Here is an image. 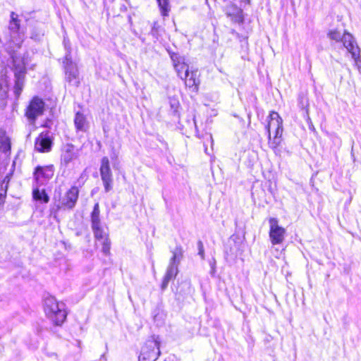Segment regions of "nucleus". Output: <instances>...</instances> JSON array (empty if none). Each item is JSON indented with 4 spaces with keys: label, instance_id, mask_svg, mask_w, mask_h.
Wrapping results in <instances>:
<instances>
[{
    "label": "nucleus",
    "instance_id": "f257e3e1",
    "mask_svg": "<svg viewBox=\"0 0 361 361\" xmlns=\"http://www.w3.org/2000/svg\"><path fill=\"white\" fill-rule=\"evenodd\" d=\"M90 217L91 227L94 236L97 241L101 243L102 245V252L103 254L109 255L110 254L111 242L108 233L102 226L99 203H96L94 205Z\"/></svg>",
    "mask_w": 361,
    "mask_h": 361
},
{
    "label": "nucleus",
    "instance_id": "f03ea898",
    "mask_svg": "<svg viewBox=\"0 0 361 361\" xmlns=\"http://www.w3.org/2000/svg\"><path fill=\"white\" fill-rule=\"evenodd\" d=\"M79 190L77 187H71L63 196H61V189H56L53 197L54 205L50 209L51 214L54 216L60 209H72L75 206L78 199Z\"/></svg>",
    "mask_w": 361,
    "mask_h": 361
},
{
    "label": "nucleus",
    "instance_id": "7ed1b4c3",
    "mask_svg": "<svg viewBox=\"0 0 361 361\" xmlns=\"http://www.w3.org/2000/svg\"><path fill=\"white\" fill-rule=\"evenodd\" d=\"M328 36L331 39L336 42H342L343 46L350 53L355 63L357 64L360 61V51L351 34L347 32L341 33L337 30H333L328 33Z\"/></svg>",
    "mask_w": 361,
    "mask_h": 361
},
{
    "label": "nucleus",
    "instance_id": "20e7f679",
    "mask_svg": "<svg viewBox=\"0 0 361 361\" xmlns=\"http://www.w3.org/2000/svg\"><path fill=\"white\" fill-rule=\"evenodd\" d=\"M44 312L56 325H61L66 318L64 304H59L55 298L49 296L44 300Z\"/></svg>",
    "mask_w": 361,
    "mask_h": 361
},
{
    "label": "nucleus",
    "instance_id": "39448f33",
    "mask_svg": "<svg viewBox=\"0 0 361 361\" xmlns=\"http://www.w3.org/2000/svg\"><path fill=\"white\" fill-rule=\"evenodd\" d=\"M159 347V336H152L142 346L138 361H156L161 354Z\"/></svg>",
    "mask_w": 361,
    "mask_h": 361
},
{
    "label": "nucleus",
    "instance_id": "423d86ee",
    "mask_svg": "<svg viewBox=\"0 0 361 361\" xmlns=\"http://www.w3.org/2000/svg\"><path fill=\"white\" fill-rule=\"evenodd\" d=\"M64 69H65V80L66 87L67 88H76L78 87L80 83L79 73L75 63L71 60L70 51L68 50V53L65 56L63 61Z\"/></svg>",
    "mask_w": 361,
    "mask_h": 361
},
{
    "label": "nucleus",
    "instance_id": "0eeeda50",
    "mask_svg": "<svg viewBox=\"0 0 361 361\" xmlns=\"http://www.w3.org/2000/svg\"><path fill=\"white\" fill-rule=\"evenodd\" d=\"M269 235L271 244L274 245L281 244L285 239L286 229L279 225V220L274 217L269 218Z\"/></svg>",
    "mask_w": 361,
    "mask_h": 361
},
{
    "label": "nucleus",
    "instance_id": "6e6552de",
    "mask_svg": "<svg viewBox=\"0 0 361 361\" xmlns=\"http://www.w3.org/2000/svg\"><path fill=\"white\" fill-rule=\"evenodd\" d=\"M101 178L106 192H109L113 188V174L110 168L108 157H104L101 160L99 169Z\"/></svg>",
    "mask_w": 361,
    "mask_h": 361
},
{
    "label": "nucleus",
    "instance_id": "1a4fd4ad",
    "mask_svg": "<svg viewBox=\"0 0 361 361\" xmlns=\"http://www.w3.org/2000/svg\"><path fill=\"white\" fill-rule=\"evenodd\" d=\"M44 109V102L37 97H33L30 101L25 111V116L27 119L33 123L36 118L41 116Z\"/></svg>",
    "mask_w": 361,
    "mask_h": 361
},
{
    "label": "nucleus",
    "instance_id": "9d476101",
    "mask_svg": "<svg viewBox=\"0 0 361 361\" xmlns=\"http://www.w3.org/2000/svg\"><path fill=\"white\" fill-rule=\"evenodd\" d=\"M78 152L72 144L66 145L61 151V166L64 169L69 168L71 164L78 159Z\"/></svg>",
    "mask_w": 361,
    "mask_h": 361
},
{
    "label": "nucleus",
    "instance_id": "9b49d317",
    "mask_svg": "<svg viewBox=\"0 0 361 361\" xmlns=\"http://www.w3.org/2000/svg\"><path fill=\"white\" fill-rule=\"evenodd\" d=\"M54 173V167L53 165L38 166L35 168L33 176L37 185H43L53 177Z\"/></svg>",
    "mask_w": 361,
    "mask_h": 361
},
{
    "label": "nucleus",
    "instance_id": "f8f14e48",
    "mask_svg": "<svg viewBox=\"0 0 361 361\" xmlns=\"http://www.w3.org/2000/svg\"><path fill=\"white\" fill-rule=\"evenodd\" d=\"M169 54L178 76L180 79H183V75L187 76L189 71V66L186 63L185 57L174 52Z\"/></svg>",
    "mask_w": 361,
    "mask_h": 361
},
{
    "label": "nucleus",
    "instance_id": "ddd939ff",
    "mask_svg": "<svg viewBox=\"0 0 361 361\" xmlns=\"http://www.w3.org/2000/svg\"><path fill=\"white\" fill-rule=\"evenodd\" d=\"M269 121L267 129L270 137L271 130H274V133L282 135L283 133V120L277 112L271 111L269 116Z\"/></svg>",
    "mask_w": 361,
    "mask_h": 361
},
{
    "label": "nucleus",
    "instance_id": "4468645a",
    "mask_svg": "<svg viewBox=\"0 0 361 361\" xmlns=\"http://www.w3.org/2000/svg\"><path fill=\"white\" fill-rule=\"evenodd\" d=\"M52 141L48 133H41L35 140V148L39 152H47L51 149Z\"/></svg>",
    "mask_w": 361,
    "mask_h": 361
},
{
    "label": "nucleus",
    "instance_id": "2eb2a0df",
    "mask_svg": "<svg viewBox=\"0 0 361 361\" xmlns=\"http://www.w3.org/2000/svg\"><path fill=\"white\" fill-rule=\"evenodd\" d=\"M178 265H179V264L169 262V264L168 266L166 272L165 274V276L164 277V279H163V281H162V283L161 286V288L162 290H165L167 288L169 281L171 279H174L176 276V275L178 274Z\"/></svg>",
    "mask_w": 361,
    "mask_h": 361
},
{
    "label": "nucleus",
    "instance_id": "dca6fc26",
    "mask_svg": "<svg viewBox=\"0 0 361 361\" xmlns=\"http://www.w3.org/2000/svg\"><path fill=\"white\" fill-rule=\"evenodd\" d=\"M226 14L231 18V20L236 23H241L243 20V11L234 4L229 5L226 8Z\"/></svg>",
    "mask_w": 361,
    "mask_h": 361
},
{
    "label": "nucleus",
    "instance_id": "f3484780",
    "mask_svg": "<svg viewBox=\"0 0 361 361\" xmlns=\"http://www.w3.org/2000/svg\"><path fill=\"white\" fill-rule=\"evenodd\" d=\"M197 70H192L188 71V75H183V80L185 81V86L188 88L197 89L200 84V80L197 76Z\"/></svg>",
    "mask_w": 361,
    "mask_h": 361
},
{
    "label": "nucleus",
    "instance_id": "a211bd4d",
    "mask_svg": "<svg viewBox=\"0 0 361 361\" xmlns=\"http://www.w3.org/2000/svg\"><path fill=\"white\" fill-rule=\"evenodd\" d=\"M25 74V68L23 66H16L15 78H16V90H22L23 88L24 78Z\"/></svg>",
    "mask_w": 361,
    "mask_h": 361
},
{
    "label": "nucleus",
    "instance_id": "6ab92c4d",
    "mask_svg": "<svg viewBox=\"0 0 361 361\" xmlns=\"http://www.w3.org/2000/svg\"><path fill=\"white\" fill-rule=\"evenodd\" d=\"M298 105L302 109V116L307 122L311 123V119L308 112L309 102L306 94H302L300 95L298 99Z\"/></svg>",
    "mask_w": 361,
    "mask_h": 361
},
{
    "label": "nucleus",
    "instance_id": "aec40b11",
    "mask_svg": "<svg viewBox=\"0 0 361 361\" xmlns=\"http://www.w3.org/2000/svg\"><path fill=\"white\" fill-rule=\"evenodd\" d=\"M74 123L78 130L85 132L88 127L85 116L80 112H77L75 114Z\"/></svg>",
    "mask_w": 361,
    "mask_h": 361
},
{
    "label": "nucleus",
    "instance_id": "412c9836",
    "mask_svg": "<svg viewBox=\"0 0 361 361\" xmlns=\"http://www.w3.org/2000/svg\"><path fill=\"white\" fill-rule=\"evenodd\" d=\"M33 199L36 201H40L43 203H48L49 197L44 190H40L39 188H35L32 191Z\"/></svg>",
    "mask_w": 361,
    "mask_h": 361
},
{
    "label": "nucleus",
    "instance_id": "4be33fe9",
    "mask_svg": "<svg viewBox=\"0 0 361 361\" xmlns=\"http://www.w3.org/2000/svg\"><path fill=\"white\" fill-rule=\"evenodd\" d=\"M171 252L173 255L170 259V262L180 264L183 255V250L182 246L180 245H176V247L171 250Z\"/></svg>",
    "mask_w": 361,
    "mask_h": 361
},
{
    "label": "nucleus",
    "instance_id": "5701e85b",
    "mask_svg": "<svg viewBox=\"0 0 361 361\" xmlns=\"http://www.w3.org/2000/svg\"><path fill=\"white\" fill-rule=\"evenodd\" d=\"M11 149L10 139L5 134L0 138V150L4 153L9 152Z\"/></svg>",
    "mask_w": 361,
    "mask_h": 361
},
{
    "label": "nucleus",
    "instance_id": "b1692460",
    "mask_svg": "<svg viewBox=\"0 0 361 361\" xmlns=\"http://www.w3.org/2000/svg\"><path fill=\"white\" fill-rule=\"evenodd\" d=\"M281 135H277L276 133H274V137L273 139H271V136L269 137V146L273 148V149H276L278 147V146L280 145L281 143Z\"/></svg>",
    "mask_w": 361,
    "mask_h": 361
},
{
    "label": "nucleus",
    "instance_id": "393cba45",
    "mask_svg": "<svg viewBox=\"0 0 361 361\" xmlns=\"http://www.w3.org/2000/svg\"><path fill=\"white\" fill-rule=\"evenodd\" d=\"M159 6L164 16H166L169 11V2L168 0H157Z\"/></svg>",
    "mask_w": 361,
    "mask_h": 361
},
{
    "label": "nucleus",
    "instance_id": "a878e982",
    "mask_svg": "<svg viewBox=\"0 0 361 361\" xmlns=\"http://www.w3.org/2000/svg\"><path fill=\"white\" fill-rule=\"evenodd\" d=\"M20 20L16 19L13 20H10L9 23V30L13 32H17L20 29Z\"/></svg>",
    "mask_w": 361,
    "mask_h": 361
},
{
    "label": "nucleus",
    "instance_id": "bb28decb",
    "mask_svg": "<svg viewBox=\"0 0 361 361\" xmlns=\"http://www.w3.org/2000/svg\"><path fill=\"white\" fill-rule=\"evenodd\" d=\"M169 102H170L171 109H173L174 112H176L177 109L178 108V106H179V102H178V99L176 98H170Z\"/></svg>",
    "mask_w": 361,
    "mask_h": 361
},
{
    "label": "nucleus",
    "instance_id": "cd10ccee",
    "mask_svg": "<svg viewBox=\"0 0 361 361\" xmlns=\"http://www.w3.org/2000/svg\"><path fill=\"white\" fill-rule=\"evenodd\" d=\"M198 254L202 259H204V246L202 241L199 240L197 243Z\"/></svg>",
    "mask_w": 361,
    "mask_h": 361
},
{
    "label": "nucleus",
    "instance_id": "c85d7f7f",
    "mask_svg": "<svg viewBox=\"0 0 361 361\" xmlns=\"http://www.w3.org/2000/svg\"><path fill=\"white\" fill-rule=\"evenodd\" d=\"M16 19H18V15L15 12L12 11L11 13V20H16Z\"/></svg>",
    "mask_w": 361,
    "mask_h": 361
},
{
    "label": "nucleus",
    "instance_id": "c756f323",
    "mask_svg": "<svg viewBox=\"0 0 361 361\" xmlns=\"http://www.w3.org/2000/svg\"><path fill=\"white\" fill-rule=\"evenodd\" d=\"M6 132L2 128H0V138L5 135Z\"/></svg>",
    "mask_w": 361,
    "mask_h": 361
},
{
    "label": "nucleus",
    "instance_id": "7c9ffc66",
    "mask_svg": "<svg viewBox=\"0 0 361 361\" xmlns=\"http://www.w3.org/2000/svg\"><path fill=\"white\" fill-rule=\"evenodd\" d=\"M214 265H215V261L214 262L213 264H211V267H212V273L215 271V267H214Z\"/></svg>",
    "mask_w": 361,
    "mask_h": 361
},
{
    "label": "nucleus",
    "instance_id": "2f4dec72",
    "mask_svg": "<svg viewBox=\"0 0 361 361\" xmlns=\"http://www.w3.org/2000/svg\"><path fill=\"white\" fill-rule=\"evenodd\" d=\"M64 44H65V47H66V49H68V43H67V42H66V39H64Z\"/></svg>",
    "mask_w": 361,
    "mask_h": 361
},
{
    "label": "nucleus",
    "instance_id": "473e14b6",
    "mask_svg": "<svg viewBox=\"0 0 361 361\" xmlns=\"http://www.w3.org/2000/svg\"><path fill=\"white\" fill-rule=\"evenodd\" d=\"M243 2H245L246 4H250V0H240Z\"/></svg>",
    "mask_w": 361,
    "mask_h": 361
},
{
    "label": "nucleus",
    "instance_id": "72a5a7b5",
    "mask_svg": "<svg viewBox=\"0 0 361 361\" xmlns=\"http://www.w3.org/2000/svg\"><path fill=\"white\" fill-rule=\"evenodd\" d=\"M1 92L2 93V96H5L6 97V92L3 91V92Z\"/></svg>",
    "mask_w": 361,
    "mask_h": 361
},
{
    "label": "nucleus",
    "instance_id": "f704fd0d",
    "mask_svg": "<svg viewBox=\"0 0 361 361\" xmlns=\"http://www.w3.org/2000/svg\"><path fill=\"white\" fill-rule=\"evenodd\" d=\"M105 355L104 354L102 355L101 358H104Z\"/></svg>",
    "mask_w": 361,
    "mask_h": 361
},
{
    "label": "nucleus",
    "instance_id": "c9c22d12",
    "mask_svg": "<svg viewBox=\"0 0 361 361\" xmlns=\"http://www.w3.org/2000/svg\"><path fill=\"white\" fill-rule=\"evenodd\" d=\"M209 138L211 139V140L212 141V137L211 135H209Z\"/></svg>",
    "mask_w": 361,
    "mask_h": 361
}]
</instances>
